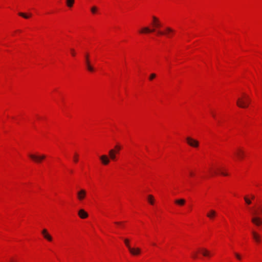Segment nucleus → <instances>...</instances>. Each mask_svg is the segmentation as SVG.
<instances>
[{
  "label": "nucleus",
  "instance_id": "nucleus-15",
  "mask_svg": "<svg viewBox=\"0 0 262 262\" xmlns=\"http://www.w3.org/2000/svg\"><path fill=\"white\" fill-rule=\"evenodd\" d=\"M117 154V151L116 150L112 149L110 150L108 152L110 159H111L112 160H115L116 159V154Z\"/></svg>",
  "mask_w": 262,
  "mask_h": 262
},
{
  "label": "nucleus",
  "instance_id": "nucleus-16",
  "mask_svg": "<svg viewBox=\"0 0 262 262\" xmlns=\"http://www.w3.org/2000/svg\"><path fill=\"white\" fill-rule=\"evenodd\" d=\"M252 233L254 241L257 243H259L261 240L260 236L255 231H252Z\"/></svg>",
  "mask_w": 262,
  "mask_h": 262
},
{
  "label": "nucleus",
  "instance_id": "nucleus-13",
  "mask_svg": "<svg viewBox=\"0 0 262 262\" xmlns=\"http://www.w3.org/2000/svg\"><path fill=\"white\" fill-rule=\"evenodd\" d=\"M156 29L152 28L150 29L148 27H144L142 29V30L140 31L141 33H152L155 32Z\"/></svg>",
  "mask_w": 262,
  "mask_h": 262
},
{
  "label": "nucleus",
  "instance_id": "nucleus-19",
  "mask_svg": "<svg viewBox=\"0 0 262 262\" xmlns=\"http://www.w3.org/2000/svg\"><path fill=\"white\" fill-rule=\"evenodd\" d=\"M86 67L87 69L90 72H93V71H94V68H93V67L92 66H91L90 63H89L88 61L86 62Z\"/></svg>",
  "mask_w": 262,
  "mask_h": 262
},
{
  "label": "nucleus",
  "instance_id": "nucleus-9",
  "mask_svg": "<svg viewBox=\"0 0 262 262\" xmlns=\"http://www.w3.org/2000/svg\"><path fill=\"white\" fill-rule=\"evenodd\" d=\"M41 233L45 239H46L49 242H51L52 241V237L48 232V231L46 229H43L41 231Z\"/></svg>",
  "mask_w": 262,
  "mask_h": 262
},
{
  "label": "nucleus",
  "instance_id": "nucleus-11",
  "mask_svg": "<svg viewBox=\"0 0 262 262\" xmlns=\"http://www.w3.org/2000/svg\"><path fill=\"white\" fill-rule=\"evenodd\" d=\"M78 215L82 219H84L88 217V213L83 209H81L78 211Z\"/></svg>",
  "mask_w": 262,
  "mask_h": 262
},
{
  "label": "nucleus",
  "instance_id": "nucleus-20",
  "mask_svg": "<svg viewBox=\"0 0 262 262\" xmlns=\"http://www.w3.org/2000/svg\"><path fill=\"white\" fill-rule=\"evenodd\" d=\"M154 198L152 195H149L148 196V201L150 204L153 205L154 203Z\"/></svg>",
  "mask_w": 262,
  "mask_h": 262
},
{
  "label": "nucleus",
  "instance_id": "nucleus-22",
  "mask_svg": "<svg viewBox=\"0 0 262 262\" xmlns=\"http://www.w3.org/2000/svg\"><path fill=\"white\" fill-rule=\"evenodd\" d=\"M18 15H19V16H20L23 17H24V18H26V19H27V18H29V17L31 15V14H30V15H27L26 14L24 13H21V12H19V13H18Z\"/></svg>",
  "mask_w": 262,
  "mask_h": 262
},
{
  "label": "nucleus",
  "instance_id": "nucleus-18",
  "mask_svg": "<svg viewBox=\"0 0 262 262\" xmlns=\"http://www.w3.org/2000/svg\"><path fill=\"white\" fill-rule=\"evenodd\" d=\"M75 0H66V4L68 7H72L74 3Z\"/></svg>",
  "mask_w": 262,
  "mask_h": 262
},
{
  "label": "nucleus",
  "instance_id": "nucleus-29",
  "mask_svg": "<svg viewBox=\"0 0 262 262\" xmlns=\"http://www.w3.org/2000/svg\"><path fill=\"white\" fill-rule=\"evenodd\" d=\"M234 255L236 257V258L238 259V260H241V258H242V256L237 253H234Z\"/></svg>",
  "mask_w": 262,
  "mask_h": 262
},
{
  "label": "nucleus",
  "instance_id": "nucleus-4",
  "mask_svg": "<svg viewBox=\"0 0 262 262\" xmlns=\"http://www.w3.org/2000/svg\"><path fill=\"white\" fill-rule=\"evenodd\" d=\"M186 141L188 145L193 147H198L199 145V142L198 141L192 139L191 137H187L186 138Z\"/></svg>",
  "mask_w": 262,
  "mask_h": 262
},
{
  "label": "nucleus",
  "instance_id": "nucleus-17",
  "mask_svg": "<svg viewBox=\"0 0 262 262\" xmlns=\"http://www.w3.org/2000/svg\"><path fill=\"white\" fill-rule=\"evenodd\" d=\"M185 202L186 201L184 199H177L174 201V203L179 206H183Z\"/></svg>",
  "mask_w": 262,
  "mask_h": 262
},
{
  "label": "nucleus",
  "instance_id": "nucleus-32",
  "mask_svg": "<svg viewBox=\"0 0 262 262\" xmlns=\"http://www.w3.org/2000/svg\"><path fill=\"white\" fill-rule=\"evenodd\" d=\"M71 54L72 55V56H74L75 55V52L73 49H71Z\"/></svg>",
  "mask_w": 262,
  "mask_h": 262
},
{
  "label": "nucleus",
  "instance_id": "nucleus-24",
  "mask_svg": "<svg viewBox=\"0 0 262 262\" xmlns=\"http://www.w3.org/2000/svg\"><path fill=\"white\" fill-rule=\"evenodd\" d=\"M244 200L247 204L250 205L251 204V200L247 196L244 197Z\"/></svg>",
  "mask_w": 262,
  "mask_h": 262
},
{
  "label": "nucleus",
  "instance_id": "nucleus-27",
  "mask_svg": "<svg viewBox=\"0 0 262 262\" xmlns=\"http://www.w3.org/2000/svg\"><path fill=\"white\" fill-rule=\"evenodd\" d=\"M114 149L116 150V151H117V154H118L119 150L121 149V147L120 146L117 145L115 146Z\"/></svg>",
  "mask_w": 262,
  "mask_h": 262
},
{
  "label": "nucleus",
  "instance_id": "nucleus-2",
  "mask_svg": "<svg viewBox=\"0 0 262 262\" xmlns=\"http://www.w3.org/2000/svg\"><path fill=\"white\" fill-rule=\"evenodd\" d=\"M29 156L31 159H32L35 162L37 163H40L46 157V155H36L30 154L29 155Z\"/></svg>",
  "mask_w": 262,
  "mask_h": 262
},
{
  "label": "nucleus",
  "instance_id": "nucleus-38",
  "mask_svg": "<svg viewBox=\"0 0 262 262\" xmlns=\"http://www.w3.org/2000/svg\"><path fill=\"white\" fill-rule=\"evenodd\" d=\"M213 174H217V172L215 170H214V171H213Z\"/></svg>",
  "mask_w": 262,
  "mask_h": 262
},
{
  "label": "nucleus",
  "instance_id": "nucleus-28",
  "mask_svg": "<svg viewBox=\"0 0 262 262\" xmlns=\"http://www.w3.org/2000/svg\"><path fill=\"white\" fill-rule=\"evenodd\" d=\"M78 155L77 154H76H76H75L74 156V159H73V160H74V161L75 163H76V162H78Z\"/></svg>",
  "mask_w": 262,
  "mask_h": 262
},
{
  "label": "nucleus",
  "instance_id": "nucleus-6",
  "mask_svg": "<svg viewBox=\"0 0 262 262\" xmlns=\"http://www.w3.org/2000/svg\"><path fill=\"white\" fill-rule=\"evenodd\" d=\"M152 25L153 27L152 28L156 29L155 32L157 33V31L159 30L158 29H159L161 26V23L157 17L152 16Z\"/></svg>",
  "mask_w": 262,
  "mask_h": 262
},
{
  "label": "nucleus",
  "instance_id": "nucleus-5",
  "mask_svg": "<svg viewBox=\"0 0 262 262\" xmlns=\"http://www.w3.org/2000/svg\"><path fill=\"white\" fill-rule=\"evenodd\" d=\"M77 198L79 201L83 200L86 195V191L83 189H81L77 192Z\"/></svg>",
  "mask_w": 262,
  "mask_h": 262
},
{
  "label": "nucleus",
  "instance_id": "nucleus-31",
  "mask_svg": "<svg viewBox=\"0 0 262 262\" xmlns=\"http://www.w3.org/2000/svg\"><path fill=\"white\" fill-rule=\"evenodd\" d=\"M87 61H88V63H90V60H89V55H88V54H86V55H85V64H86V62H87Z\"/></svg>",
  "mask_w": 262,
  "mask_h": 262
},
{
  "label": "nucleus",
  "instance_id": "nucleus-12",
  "mask_svg": "<svg viewBox=\"0 0 262 262\" xmlns=\"http://www.w3.org/2000/svg\"><path fill=\"white\" fill-rule=\"evenodd\" d=\"M234 155L238 159H242L244 156V151L241 149L238 148L235 151Z\"/></svg>",
  "mask_w": 262,
  "mask_h": 262
},
{
  "label": "nucleus",
  "instance_id": "nucleus-14",
  "mask_svg": "<svg viewBox=\"0 0 262 262\" xmlns=\"http://www.w3.org/2000/svg\"><path fill=\"white\" fill-rule=\"evenodd\" d=\"M207 216L210 220H213L216 215V212L214 210L211 209L206 214Z\"/></svg>",
  "mask_w": 262,
  "mask_h": 262
},
{
  "label": "nucleus",
  "instance_id": "nucleus-23",
  "mask_svg": "<svg viewBox=\"0 0 262 262\" xmlns=\"http://www.w3.org/2000/svg\"><path fill=\"white\" fill-rule=\"evenodd\" d=\"M202 254L205 256H208L209 255V252L206 249H203Z\"/></svg>",
  "mask_w": 262,
  "mask_h": 262
},
{
  "label": "nucleus",
  "instance_id": "nucleus-7",
  "mask_svg": "<svg viewBox=\"0 0 262 262\" xmlns=\"http://www.w3.org/2000/svg\"><path fill=\"white\" fill-rule=\"evenodd\" d=\"M257 213L256 211H254L253 212V215H254V216L252 218L251 221L255 225L259 226L262 224V219L258 216H256L255 215Z\"/></svg>",
  "mask_w": 262,
  "mask_h": 262
},
{
  "label": "nucleus",
  "instance_id": "nucleus-36",
  "mask_svg": "<svg viewBox=\"0 0 262 262\" xmlns=\"http://www.w3.org/2000/svg\"><path fill=\"white\" fill-rule=\"evenodd\" d=\"M10 262H16V260L15 259H14L13 258H11L10 259Z\"/></svg>",
  "mask_w": 262,
  "mask_h": 262
},
{
  "label": "nucleus",
  "instance_id": "nucleus-1",
  "mask_svg": "<svg viewBox=\"0 0 262 262\" xmlns=\"http://www.w3.org/2000/svg\"><path fill=\"white\" fill-rule=\"evenodd\" d=\"M250 102L249 97L245 94L243 95V97L238 98L237 100V105L241 108H247L248 107Z\"/></svg>",
  "mask_w": 262,
  "mask_h": 262
},
{
  "label": "nucleus",
  "instance_id": "nucleus-35",
  "mask_svg": "<svg viewBox=\"0 0 262 262\" xmlns=\"http://www.w3.org/2000/svg\"><path fill=\"white\" fill-rule=\"evenodd\" d=\"M189 175H190V176H193L194 173H193V172H192V171H190L189 172Z\"/></svg>",
  "mask_w": 262,
  "mask_h": 262
},
{
  "label": "nucleus",
  "instance_id": "nucleus-39",
  "mask_svg": "<svg viewBox=\"0 0 262 262\" xmlns=\"http://www.w3.org/2000/svg\"><path fill=\"white\" fill-rule=\"evenodd\" d=\"M212 116H213V117H215V115H214L213 113H212Z\"/></svg>",
  "mask_w": 262,
  "mask_h": 262
},
{
  "label": "nucleus",
  "instance_id": "nucleus-3",
  "mask_svg": "<svg viewBox=\"0 0 262 262\" xmlns=\"http://www.w3.org/2000/svg\"><path fill=\"white\" fill-rule=\"evenodd\" d=\"M174 32V30L170 27H166L164 31H161L160 30L157 31V34L159 35H166L168 37H170L171 33Z\"/></svg>",
  "mask_w": 262,
  "mask_h": 262
},
{
  "label": "nucleus",
  "instance_id": "nucleus-21",
  "mask_svg": "<svg viewBox=\"0 0 262 262\" xmlns=\"http://www.w3.org/2000/svg\"><path fill=\"white\" fill-rule=\"evenodd\" d=\"M124 242L125 245H126V246L127 247V248L128 250L129 249V248H131V247L129 245V240L128 239L125 238L124 239Z\"/></svg>",
  "mask_w": 262,
  "mask_h": 262
},
{
  "label": "nucleus",
  "instance_id": "nucleus-8",
  "mask_svg": "<svg viewBox=\"0 0 262 262\" xmlns=\"http://www.w3.org/2000/svg\"><path fill=\"white\" fill-rule=\"evenodd\" d=\"M100 160L103 165H106L109 164L110 159L109 157L105 155H102L100 157Z\"/></svg>",
  "mask_w": 262,
  "mask_h": 262
},
{
  "label": "nucleus",
  "instance_id": "nucleus-10",
  "mask_svg": "<svg viewBox=\"0 0 262 262\" xmlns=\"http://www.w3.org/2000/svg\"><path fill=\"white\" fill-rule=\"evenodd\" d=\"M130 253L133 255H138L141 253V249L139 248H132L128 250Z\"/></svg>",
  "mask_w": 262,
  "mask_h": 262
},
{
  "label": "nucleus",
  "instance_id": "nucleus-37",
  "mask_svg": "<svg viewBox=\"0 0 262 262\" xmlns=\"http://www.w3.org/2000/svg\"><path fill=\"white\" fill-rule=\"evenodd\" d=\"M251 199H254V198H255V196H254V195H251Z\"/></svg>",
  "mask_w": 262,
  "mask_h": 262
},
{
  "label": "nucleus",
  "instance_id": "nucleus-34",
  "mask_svg": "<svg viewBox=\"0 0 262 262\" xmlns=\"http://www.w3.org/2000/svg\"><path fill=\"white\" fill-rule=\"evenodd\" d=\"M115 224L118 225H122V223L120 222H115Z\"/></svg>",
  "mask_w": 262,
  "mask_h": 262
},
{
  "label": "nucleus",
  "instance_id": "nucleus-33",
  "mask_svg": "<svg viewBox=\"0 0 262 262\" xmlns=\"http://www.w3.org/2000/svg\"><path fill=\"white\" fill-rule=\"evenodd\" d=\"M198 257L197 256V254L196 253H194L193 255H192V258H194V259H196V258Z\"/></svg>",
  "mask_w": 262,
  "mask_h": 262
},
{
  "label": "nucleus",
  "instance_id": "nucleus-25",
  "mask_svg": "<svg viewBox=\"0 0 262 262\" xmlns=\"http://www.w3.org/2000/svg\"><path fill=\"white\" fill-rule=\"evenodd\" d=\"M97 11V8L96 6H93L91 8V12L92 13L95 14Z\"/></svg>",
  "mask_w": 262,
  "mask_h": 262
},
{
  "label": "nucleus",
  "instance_id": "nucleus-30",
  "mask_svg": "<svg viewBox=\"0 0 262 262\" xmlns=\"http://www.w3.org/2000/svg\"><path fill=\"white\" fill-rule=\"evenodd\" d=\"M156 76V75L154 73H152L150 75V77H149V79L150 80H152L154 78H155Z\"/></svg>",
  "mask_w": 262,
  "mask_h": 262
},
{
  "label": "nucleus",
  "instance_id": "nucleus-26",
  "mask_svg": "<svg viewBox=\"0 0 262 262\" xmlns=\"http://www.w3.org/2000/svg\"><path fill=\"white\" fill-rule=\"evenodd\" d=\"M217 170L223 176H226L228 175L227 173L224 172L221 169L219 168Z\"/></svg>",
  "mask_w": 262,
  "mask_h": 262
}]
</instances>
